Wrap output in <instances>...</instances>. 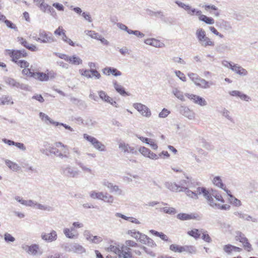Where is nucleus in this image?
I'll use <instances>...</instances> for the list:
<instances>
[{
  "instance_id": "nucleus-19",
  "label": "nucleus",
  "mask_w": 258,
  "mask_h": 258,
  "mask_svg": "<svg viewBox=\"0 0 258 258\" xmlns=\"http://www.w3.org/2000/svg\"><path fill=\"white\" fill-rule=\"evenodd\" d=\"M229 94L232 96H237L239 97L242 100H244L247 102L250 101L251 100V98L248 95L243 93L242 92L237 91L233 90L229 92Z\"/></svg>"
},
{
  "instance_id": "nucleus-56",
  "label": "nucleus",
  "mask_w": 258,
  "mask_h": 258,
  "mask_svg": "<svg viewBox=\"0 0 258 258\" xmlns=\"http://www.w3.org/2000/svg\"><path fill=\"white\" fill-rule=\"evenodd\" d=\"M131 247L127 246L126 244H123L120 247V252L132 253Z\"/></svg>"
},
{
  "instance_id": "nucleus-37",
  "label": "nucleus",
  "mask_w": 258,
  "mask_h": 258,
  "mask_svg": "<svg viewBox=\"0 0 258 258\" xmlns=\"http://www.w3.org/2000/svg\"><path fill=\"white\" fill-rule=\"evenodd\" d=\"M229 201L230 204L235 207H239L241 206V201L234 197L233 195H230L229 198Z\"/></svg>"
},
{
  "instance_id": "nucleus-47",
  "label": "nucleus",
  "mask_w": 258,
  "mask_h": 258,
  "mask_svg": "<svg viewBox=\"0 0 258 258\" xmlns=\"http://www.w3.org/2000/svg\"><path fill=\"white\" fill-rule=\"evenodd\" d=\"M19 67L21 68H24V69L26 70H31V69L28 68L29 67V63L27 61L24 60H20L16 62Z\"/></svg>"
},
{
  "instance_id": "nucleus-31",
  "label": "nucleus",
  "mask_w": 258,
  "mask_h": 258,
  "mask_svg": "<svg viewBox=\"0 0 258 258\" xmlns=\"http://www.w3.org/2000/svg\"><path fill=\"white\" fill-rule=\"evenodd\" d=\"M187 76L195 85L197 86L201 78L198 74L191 72L188 73Z\"/></svg>"
},
{
  "instance_id": "nucleus-7",
  "label": "nucleus",
  "mask_w": 258,
  "mask_h": 258,
  "mask_svg": "<svg viewBox=\"0 0 258 258\" xmlns=\"http://www.w3.org/2000/svg\"><path fill=\"white\" fill-rule=\"evenodd\" d=\"M39 117L41 118V119L42 120L45 121H46V120H48L52 124H54L56 126L61 125V126H63L66 129L68 130L71 132L74 131V130L70 126H69L66 124H64L63 123H60V122H58L57 121H55L53 120L52 119H51L47 115H46V114H45L43 112H41L39 113Z\"/></svg>"
},
{
  "instance_id": "nucleus-27",
  "label": "nucleus",
  "mask_w": 258,
  "mask_h": 258,
  "mask_svg": "<svg viewBox=\"0 0 258 258\" xmlns=\"http://www.w3.org/2000/svg\"><path fill=\"white\" fill-rule=\"evenodd\" d=\"M212 182L215 186L221 189H224L225 185L223 183L221 176H214L212 180Z\"/></svg>"
},
{
  "instance_id": "nucleus-38",
  "label": "nucleus",
  "mask_w": 258,
  "mask_h": 258,
  "mask_svg": "<svg viewBox=\"0 0 258 258\" xmlns=\"http://www.w3.org/2000/svg\"><path fill=\"white\" fill-rule=\"evenodd\" d=\"M93 147L99 151L104 152L106 151L105 146L98 140L96 141Z\"/></svg>"
},
{
  "instance_id": "nucleus-33",
  "label": "nucleus",
  "mask_w": 258,
  "mask_h": 258,
  "mask_svg": "<svg viewBox=\"0 0 258 258\" xmlns=\"http://www.w3.org/2000/svg\"><path fill=\"white\" fill-rule=\"evenodd\" d=\"M63 233L68 238L75 239L78 237V234H75L72 232L68 228H65L63 229Z\"/></svg>"
},
{
  "instance_id": "nucleus-28",
  "label": "nucleus",
  "mask_w": 258,
  "mask_h": 258,
  "mask_svg": "<svg viewBox=\"0 0 258 258\" xmlns=\"http://www.w3.org/2000/svg\"><path fill=\"white\" fill-rule=\"evenodd\" d=\"M67 61L74 65L81 64L83 62L82 59L80 57L75 55L69 56Z\"/></svg>"
},
{
  "instance_id": "nucleus-32",
  "label": "nucleus",
  "mask_w": 258,
  "mask_h": 258,
  "mask_svg": "<svg viewBox=\"0 0 258 258\" xmlns=\"http://www.w3.org/2000/svg\"><path fill=\"white\" fill-rule=\"evenodd\" d=\"M185 252L188 253H195L196 252V248L192 245H184L182 246V252Z\"/></svg>"
},
{
  "instance_id": "nucleus-5",
  "label": "nucleus",
  "mask_w": 258,
  "mask_h": 258,
  "mask_svg": "<svg viewBox=\"0 0 258 258\" xmlns=\"http://www.w3.org/2000/svg\"><path fill=\"white\" fill-rule=\"evenodd\" d=\"M79 73L81 76L87 79L94 77L95 79H100L101 78L100 74L95 69H81L79 70Z\"/></svg>"
},
{
  "instance_id": "nucleus-22",
  "label": "nucleus",
  "mask_w": 258,
  "mask_h": 258,
  "mask_svg": "<svg viewBox=\"0 0 258 258\" xmlns=\"http://www.w3.org/2000/svg\"><path fill=\"white\" fill-rule=\"evenodd\" d=\"M165 186L172 191L177 192L183 191V188H184V186L178 185L175 183L167 182L165 183Z\"/></svg>"
},
{
  "instance_id": "nucleus-15",
  "label": "nucleus",
  "mask_w": 258,
  "mask_h": 258,
  "mask_svg": "<svg viewBox=\"0 0 258 258\" xmlns=\"http://www.w3.org/2000/svg\"><path fill=\"white\" fill-rule=\"evenodd\" d=\"M138 151L145 157L149 158L153 160H156L158 158L157 155L153 153L150 149L145 147H139Z\"/></svg>"
},
{
  "instance_id": "nucleus-9",
  "label": "nucleus",
  "mask_w": 258,
  "mask_h": 258,
  "mask_svg": "<svg viewBox=\"0 0 258 258\" xmlns=\"http://www.w3.org/2000/svg\"><path fill=\"white\" fill-rule=\"evenodd\" d=\"M102 184L108 188L110 192H115L118 196L123 194L122 190L119 187L118 185H114L112 183L110 182L107 179H103L101 182Z\"/></svg>"
},
{
  "instance_id": "nucleus-6",
  "label": "nucleus",
  "mask_w": 258,
  "mask_h": 258,
  "mask_svg": "<svg viewBox=\"0 0 258 258\" xmlns=\"http://www.w3.org/2000/svg\"><path fill=\"white\" fill-rule=\"evenodd\" d=\"M22 248L30 255H38L42 254V252L40 250L39 245L36 244H32L30 246L23 244L22 245Z\"/></svg>"
},
{
  "instance_id": "nucleus-14",
  "label": "nucleus",
  "mask_w": 258,
  "mask_h": 258,
  "mask_svg": "<svg viewBox=\"0 0 258 258\" xmlns=\"http://www.w3.org/2000/svg\"><path fill=\"white\" fill-rule=\"evenodd\" d=\"M41 238L45 242H52L56 240L57 234L55 230H51L48 233L42 232L41 234Z\"/></svg>"
},
{
  "instance_id": "nucleus-21",
  "label": "nucleus",
  "mask_w": 258,
  "mask_h": 258,
  "mask_svg": "<svg viewBox=\"0 0 258 258\" xmlns=\"http://www.w3.org/2000/svg\"><path fill=\"white\" fill-rule=\"evenodd\" d=\"M231 71L241 76H246L248 74V72L246 69L236 63H234L233 65Z\"/></svg>"
},
{
  "instance_id": "nucleus-12",
  "label": "nucleus",
  "mask_w": 258,
  "mask_h": 258,
  "mask_svg": "<svg viewBox=\"0 0 258 258\" xmlns=\"http://www.w3.org/2000/svg\"><path fill=\"white\" fill-rule=\"evenodd\" d=\"M133 106L143 116L149 117L151 115L150 109L146 105L140 103H136L133 104Z\"/></svg>"
},
{
  "instance_id": "nucleus-59",
  "label": "nucleus",
  "mask_w": 258,
  "mask_h": 258,
  "mask_svg": "<svg viewBox=\"0 0 258 258\" xmlns=\"http://www.w3.org/2000/svg\"><path fill=\"white\" fill-rule=\"evenodd\" d=\"M162 210L165 213L169 214H174L176 213L175 209L172 207H168L167 206H166L165 207L162 208Z\"/></svg>"
},
{
  "instance_id": "nucleus-64",
  "label": "nucleus",
  "mask_w": 258,
  "mask_h": 258,
  "mask_svg": "<svg viewBox=\"0 0 258 258\" xmlns=\"http://www.w3.org/2000/svg\"><path fill=\"white\" fill-rule=\"evenodd\" d=\"M46 258H63L61 253L55 252L47 255Z\"/></svg>"
},
{
  "instance_id": "nucleus-24",
  "label": "nucleus",
  "mask_w": 258,
  "mask_h": 258,
  "mask_svg": "<svg viewBox=\"0 0 258 258\" xmlns=\"http://www.w3.org/2000/svg\"><path fill=\"white\" fill-rule=\"evenodd\" d=\"M214 83L213 82L210 81H208L204 79L201 78L200 79L199 82L198 84H197V87H200L202 89H207L210 88L211 86H213Z\"/></svg>"
},
{
  "instance_id": "nucleus-40",
  "label": "nucleus",
  "mask_w": 258,
  "mask_h": 258,
  "mask_svg": "<svg viewBox=\"0 0 258 258\" xmlns=\"http://www.w3.org/2000/svg\"><path fill=\"white\" fill-rule=\"evenodd\" d=\"M188 9H186V11L188 15L190 16L197 15L199 16L201 15L202 13L201 11L197 10L196 9L192 8L189 5H188Z\"/></svg>"
},
{
  "instance_id": "nucleus-4",
  "label": "nucleus",
  "mask_w": 258,
  "mask_h": 258,
  "mask_svg": "<svg viewBox=\"0 0 258 258\" xmlns=\"http://www.w3.org/2000/svg\"><path fill=\"white\" fill-rule=\"evenodd\" d=\"M24 75L27 77H32L39 81H47L48 80V75L43 72H32L31 70L23 69L22 72Z\"/></svg>"
},
{
  "instance_id": "nucleus-60",
  "label": "nucleus",
  "mask_w": 258,
  "mask_h": 258,
  "mask_svg": "<svg viewBox=\"0 0 258 258\" xmlns=\"http://www.w3.org/2000/svg\"><path fill=\"white\" fill-rule=\"evenodd\" d=\"M176 76L181 81L183 82H185L186 81V77L184 74L180 72V71H175L174 72Z\"/></svg>"
},
{
  "instance_id": "nucleus-51",
  "label": "nucleus",
  "mask_w": 258,
  "mask_h": 258,
  "mask_svg": "<svg viewBox=\"0 0 258 258\" xmlns=\"http://www.w3.org/2000/svg\"><path fill=\"white\" fill-rule=\"evenodd\" d=\"M141 233L139 231H136L135 230H130L127 232L128 234L130 235L137 240H139V237H140Z\"/></svg>"
},
{
  "instance_id": "nucleus-46",
  "label": "nucleus",
  "mask_w": 258,
  "mask_h": 258,
  "mask_svg": "<svg viewBox=\"0 0 258 258\" xmlns=\"http://www.w3.org/2000/svg\"><path fill=\"white\" fill-rule=\"evenodd\" d=\"M84 138L89 142L93 146L95 144L96 141H97V139L95 137L90 136L87 134H84L83 135Z\"/></svg>"
},
{
  "instance_id": "nucleus-43",
  "label": "nucleus",
  "mask_w": 258,
  "mask_h": 258,
  "mask_svg": "<svg viewBox=\"0 0 258 258\" xmlns=\"http://www.w3.org/2000/svg\"><path fill=\"white\" fill-rule=\"evenodd\" d=\"M6 164L13 171H17L19 169V166L16 163L13 162L12 161L6 160L5 161Z\"/></svg>"
},
{
  "instance_id": "nucleus-2",
  "label": "nucleus",
  "mask_w": 258,
  "mask_h": 258,
  "mask_svg": "<svg viewBox=\"0 0 258 258\" xmlns=\"http://www.w3.org/2000/svg\"><path fill=\"white\" fill-rule=\"evenodd\" d=\"M196 36L200 44L204 47L214 46V42L206 36L205 31L202 28H199L196 32Z\"/></svg>"
},
{
  "instance_id": "nucleus-48",
  "label": "nucleus",
  "mask_w": 258,
  "mask_h": 258,
  "mask_svg": "<svg viewBox=\"0 0 258 258\" xmlns=\"http://www.w3.org/2000/svg\"><path fill=\"white\" fill-rule=\"evenodd\" d=\"M103 192H96L93 190L90 192V197L94 199L101 200Z\"/></svg>"
},
{
  "instance_id": "nucleus-13",
  "label": "nucleus",
  "mask_w": 258,
  "mask_h": 258,
  "mask_svg": "<svg viewBox=\"0 0 258 258\" xmlns=\"http://www.w3.org/2000/svg\"><path fill=\"white\" fill-rule=\"evenodd\" d=\"M185 96L192 100L195 103L201 106H205L207 105V102L206 100L200 96L189 93L185 94Z\"/></svg>"
},
{
  "instance_id": "nucleus-41",
  "label": "nucleus",
  "mask_w": 258,
  "mask_h": 258,
  "mask_svg": "<svg viewBox=\"0 0 258 258\" xmlns=\"http://www.w3.org/2000/svg\"><path fill=\"white\" fill-rule=\"evenodd\" d=\"M35 207H36L37 209L40 210H42L44 211H46L48 212H51L53 210V209L51 206L45 205H42L39 203H36L35 204Z\"/></svg>"
},
{
  "instance_id": "nucleus-34",
  "label": "nucleus",
  "mask_w": 258,
  "mask_h": 258,
  "mask_svg": "<svg viewBox=\"0 0 258 258\" xmlns=\"http://www.w3.org/2000/svg\"><path fill=\"white\" fill-rule=\"evenodd\" d=\"M99 97L101 99L106 102H110L111 101V98L107 95L105 92L103 91H99L98 92Z\"/></svg>"
},
{
  "instance_id": "nucleus-58",
  "label": "nucleus",
  "mask_w": 258,
  "mask_h": 258,
  "mask_svg": "<svg viewBox=\"0 0 258 258\" xmlns=\"http://www.w3.org/2000/svg\"><path fill=\"white\" fill-rule=\"evenodd\" d=\"M54 34L55 35L62 36V37L63 36L64 34H66L65 30L62 28L61 26H59L58 28L54 31Z\"/></svg>"
},
{
  "instance_id": "nucleus-29",
  "label": "nucleus",
  "mask_w": 258,
  "mask_h": 258,
  "mask_svg": "<svg viewBox=\"0 0 258 258\" xmlns=\"http://www.w3.org/2000/svg\"><path fill=\"white\" fill-rule=\"evenodd\" d=\"M177 218L181 220H188L196 218L194 214L180 213L177 215Z\"/></svg>"
},
{
  "instance_id": "nucleus-8",
  "label": "nucleus",
  "mask_w": 258,
  "mask_h": 258,
  "mask_svg": "<svg viewBox=\"0 0 258 258\" xmlns=\"http://www.w3.org/2000/svg\"><path fill=\"white\" fill-rule=\"evenodd\" d=\"M62 173L67 177L76 178L79 175V171L73 167L68 165L62 169Z\"/></svg>"
},
{
  "instance_id": "nucleus-49",
  "label": "nucleus",
  "mask_w": 258,
  "mask_h": 258,
  "mask_svg": "<svg viewBox=\"0 0 258 258\" xmlns=\"http://www.w3.org/2000/svg\"><path fill=\"white\" fill-rule=\"evenodd\" d=\"M85 33H86V34L87 35L89 36L91 38L97 39V40H98V39H100V36L101 35L99 34L98 33H96L95 31H91V30L85 31Z\"/></svg>"
},
{
  "instance_id": "nucleus-16",
  "label": "nucleus",
  "mask_w": 258,
  "mask_h": 258,
  "mask_svg": "<svg viewBox=\"0 0 258 258\" xmlns=\"http://www.w3.org/2000/svg\"><path fill=\"white\" fill-rule=\"evenodd\" d=\"M223 250L225 253L228 255H233L234 253L240 252L242 251V248L228 244L223 245Z\"/></svg>"
},
{
  "instance_id": "nucleus-10",
  "label": "nucleus",
  "mask_w": 258,
  "mask_h": 258,
  "mask_svg": "<svg viewBox=\"0 0 258 258\" xmlns=\"http://www.w3.org/2000/svg\"><path fill=\"white\" fill-rule=\"evenodd\" d=\"M196 194L198 195H203V197L206 199L207 203H209L213 207L219 206L218 205H216L214 204L213 202V200L210 195V192L204 187H199L197 188V190L196 191Z\"/></svg>"
},
{
  "instance_id": "nucleus-35",
  "label": "nucleus",
  "mask_w": 258,
  "mask_h": 258,
  "mask_svg": "<svg viewBox=\"0 0 258 258\" xmlns=\"http://www.w3.org/2000/svg\"><path fill=\"white\" fill-rule=\"evenodd\" d=\"M101 200H103L105 202L111 204L113 202L114 198L112 196L108 193L103 192V196L101 197Z\"/></svg>"
},
{
  "instance_id": "nucleus-30",
  "label": "nucleus",
  "mask_w": 258,
  "mask_h": 258,
  "mask_svg": "<svg viewBox=\"0 0 258 258\" xmlns=\"http://www.w3.org/2000/svg\"><path fill=\"white\" fill-rule=\"evenodd\" d=\"M199 19L200 21H203L207 24H213L215 22L214 19L203 15L202 13L201 14V15H199Z\"/></svg>"
},
{
  "instance_id": "nucleus-52",
  "label": "nucleus",
  "mask_w": 258,
  "mask_h": 258,
  "mask_svg": "<svg viewBox=\"0 0 258 258\" xmlns=\"http://www.w3.org/2000/svg\"><path fill=\"white\" fill-rule=\"evenodd\" d=\"M182 246L176 244H171L170 246V249L175 252H182Z\"/></svg>"
},
{
  "instance_id": "nucleus-18",
  "label": "nucleus",
  "mask_w": 258,
  "mask_h": 258,
  "mask_svg": "<svg viewBox=\"0 0 258 258\" xmlns=\"http://www.w3.org/2000/svg\"><path fill=\"white\" fill-rule=\"evenodd\" d=\"M66 250L68 252H73L78 254H82L86 252L85 248L83 246L77 243L72 244L71 245L70 248L68 249L66 247Z\"/></svg>"
},
{
  "instance_id": "nucleus-63",
  "label": "nucleus",
  "mask_w": 258,
  "mask_h": 258,
  "mask_svg": "<svg viewBox=\"0 0 258 258\" xmlns=\"http://www.w3.org/2000/svg\"><path fill=\"white\" fill-rule=\"evenodd\" d=\"M18 41L24 47L27 48V47L28 45H30V43H29L27 41H26V39L23 38V37H18Z\"/></svg>"
},
{
  "instance_id": "nucleus-3",
  "label": "nucleus",
  "mask_w": 258,
  "mask_h": 258,
  "mask_svg": "<svg viewBox=\"0 0 258 258\" xmlns=\"http://www.w3.org/2000/svg\"><path fill=\"white\" fill-rule=\"evenodd\" d=\"M32 38L41 43H52L56 41V39L49 32L43 29H40L38 32V37L33 36Z\"/></svg>"
},
{
  "instance_id": "nucleus-61",
  "label": "nucleus",
  "mask_w": 258,
  "mask_h": 258,
  "mask_svg": "<svg viewBox=\"0 0 258 258\" xmlns=\"http://www.w3.org/2000/svg\"><path fill=\"white\" fill-rule=\"evenodd\" d=\"M110 72V74L113 75L114 76H119L121 75V73L119 71L117 70L115 68L109 67V69L108 70Z\"/></svg>"
},
{
  "instance_id": "nucleus-62",
  "label": "nucleus",
  "mask_w": 258,
  "mask_h": 258,
  "mask_svg": "<svg viewBox=\"0 0 258 258\" xmlns=\"http://www.w3.org/2000/svg\"><path fill=\"white\" fill-rule=\"evenodd\" d=\"M124 243L126 244L127 246L131 247L136 248L139 247V245L137 243L131 240H126Z\"/></svg>"
},
{
  "instance_id": "nucleus-55",
  "label": "nucleus",
  "mask_w": 258,
  "mask_h": 258,
  "mask_svg": "<svg viewBox=\"0 0 258 258\" xmlns=\"http://www.w3.org/2000/svg\"><path fill=\"white\" fill-rule=\"evenodd\" d=\"M116 25H117V26L118 27V28L119 29H120V30L126 31L128 34H131L130 31H132V30L129 29L127 28V27L126 25H125L124 24H122L121 23H117Z\"/></svg>"
},
{
  "instance_id": "nucleus-23",
  "label": "nucleus",
  "mask_w": 258,
  "mask_h": 258,
  "mask_svg": "<svg viewBox=\"0 0 258 258\" xmlns=\"http://www.w3.org/2000/svg\"><path fill=\"white\" fill-rule=\"evenodd\" d=\"M233 214L235 216L242 220L247 221H251L253 222H257V219L256 218H252L250 215L244 214L241 211H235Z\"/></svg>"
},
{
  "instance_id": "nucleus-50",
  "label": "nucleus",
  "mask_w": 258,
  "mask_h": 258,
  "mask_svg": "<svg viewBox=\"0 0 258 258\" xmlns=\"http://www.w3.org/2000/svg\"><path fill=\"white\" fill-rule=\"evenodd\" d=\"M187 234L190 236H192L196 239L199 238L200 236L199 231L197 229H194L188 231L187 232Z\"/></svg>"
},
{
  "instance_id": "nucleus-39",
  "label": "nucleus",
  "mask_w": 258,
  "mask_h": 258,
  "mask_svg": "<svg viewBox=\"0 0 258 258\" xmlns=\"http://www.w3.org/2000/svg\"><path fill=\"white\" fill-rule=\"evenodd\" d=\"M172 92L174 95L178 99L181 101H184V95H183V93L177 88H173Z\"/></svg>"
},
{
  "instance_id": "nucleus-20",
  "label": "nucleus",
  "mask_w": 258,
  "mask_h": 258,
  "mask_svg": "<svg viewBox=\"0 0 258 258\" xmlns=\"http://www.w3.org/2000/svg\"><path fill=\"white\" fill-rule=\"evenodd\" d=\"M141 243L147 244L149 246L153 247L156 245L154 241L148 237L146 235L141 233L140 237L138 240Z\"/></svg>"
},
{
  "instance_id": "nucleus-53",
  "label": "nucleus",
  "mask_w": 258,
  "mask_h": 258,
  "mask_svg": "<svg viewBox=\"0 0 258 258\" xmlns=\"http://www.w3.org/2000/svg\"><path fill=\"white\" fill-rule=\"evenodd\" d=\"M21 57V55L20 54V51L19 50H15L12 58V61L15 63L17 62L18 61V59Z\"/></svg>"
},
{
  "instance_id": "nucleus-45",
  "label": "nucleus",
  "mask_w": 258,
  "mask_h": 258,
  "mask_svg": "<svg viewBox=\"0 0 258 258\" xmlns=\"http://www.w3.org/2000/svg\"><path fill=\"white\" fill-rule=\"evenodd\" d=\"M75 163L82 169V170L84 171H87L90 173H92V170L90 168L86 167L81 161L78 160L76 157Z\"/></svg>"
},
{
  "instance_id": "nucleus-17",
  "label": "nucleus",
  "mask_w": 258,
  "mask_h": 258,
  "mask_svg": "<svg viewBox=\"0 0 258 258\" xmlns=\"http://www.w3.org/2000/svg\"><path fill=\"white\" fill-rule=\"evenodd\" d=\"M5 82L7 84H8L14 88H20L22 90H27L28 89V86L27 85L21 84L11 78H7L5 79Z\"/></svg>"
},
{
  "instance_id": "nucleus-25",
  "label": "nucleus",
  "mask_w": 258,
  "mask_h": 258,
  "mask_svg": "<svg viewBox=\"0 0 258 258\" xmlns=\"http://www.w3.org/2000/svg\"><path fill=\"white\" fill-rule=\"evenodd\" d=\"M180 112L183 115L189 119H192L195 117L194 113L188 107L181 106L180 109Z\"/></svg>"
},
{
  "instance_id": "nucleus-36",
  "label": "nucleus",
  "mask_w": 258,
  "mask_h": 258,
  "mask_svg": "<svg viewBox=\"0 0 258 258\" xmlns=\"http://www.w3.org/2000/svg\"><path fill=\"white\" fill-rule=\"evenodd\" d=\"M183 191H184L187 195V196L189 197V198L194 199H198V197L197 196V194L196 192H194L190 190H189L188 188V187L184 186V188H183Z\"/></svg>"
},
{
  "instance_id": "nucleus-11",
  "label": "nucleus",
  "mask_w": 258,
  "mask_h": 258,
  "mask_svg": "<svg viewBox=\"0 0 258 258\" xmlns=\"http://www.w3.org/2000/svg\"><path fill=\"white\" fill-rule=\"evenodd\" d=\"M118 148L124 153H128L135 155L138 154V151L137 149L123 142L119 143Z\"/></svg>"
},
{
  "instance_id": "nucleus-57",
  "label": "nucleus",
  "mask_w": 258,
  "mask_h": 258,
  "mask_svg": "<svg viewBox=\"0 0 258 258\" xmlns=\"http://www.w3.org/2000/svg\"><path fill=\"white\" fill-rule=\"evenodd\" d=\"M242 243L244 249L247 251H250L252 250L251 245L248 242L247 238L245 239V241H244Z\"/></svg>"
},
{
  "instance_id": "nucleus-54",
  "label": "nucleus",
  "mask_w": 258,
  "mask_h": 258,
  "mask_svg": "<svg viewBox=\"0 0 258 258\" xmlns=\"http://www.w3.org/2000/svg\"><path fill=\"white\" fill-rule=\"evenodd\" d=\"M4 239L7 242H13L15 241V238L10 234L6 233L4 235Z\"/></svg>"
},
{
  "instance_id": "nucleus-26",
  "label": "nucleus",
  "mask_w": 258,
  "mask_h": 258,
  "mask_svg": "<svg viewBox=\"0 0 258 258\" xmlns=\"http://www.w3.org/2000/svg\"><path fill=\"white\" fill-rule=\"evenodd\" d=\"M113 85L116 91L120 95L122 96L129 95L128 93L125 91L123 87L117 83L116 81H113Z\"/></svg>"
},
{
  "instance_id": "nucleus-42",
  "label": "nucleus",
  "mask_w": 258,
  "mask_h": 258,
  "mask_svg": "<svg viewBox=\"0 0 258 258\" xmlns=\"http://www.w3.org/2000/svg\"><path fill=\"white\" fill-rule=\"evenodd\" d=\"M235 239L236 241H239L240 242L242 243L247 238L245 236L244 234L240 231H236Z\"/></svg>"
},
{
  "instance_id": "nucleus-44",
  "label": "nucleus",
  "mask_w": 258,
  "mask_h": 258,
  "mask_svg": "<svg viewBox=\"0 0 258 258\" xmlns=\"http://www.w3.org/2000/svg\"><path fill=\"white\" fill-rule=\"evenodd\" d=\"M106 250L108 252H112L118 254V255H119V254L120 253V248L115 245H110L106 248Z\"/></svg>"
},
{
  "instance_id": "nucleus-1",
  "label": "nucleus",
  "mask_w": 258,
  "mask_h": 258,
  "mask_svg": "<svg viewBox=\"0 0 258 258\" xmlns=\"http://www.w3.org/2000/svg\"><path fill=\"white\" fill-rule=\"evenodd\" d=\"M210 195H211L214 204L219 206L213 207L209 203H208L210 207L214 209H220L222 210H229L230 209V206L229 205H221L218 203L220 202L221 203H224L225 202L222 196L218 191L212 190V191L210 192Z\"/></svg>"
}]
</instances>
